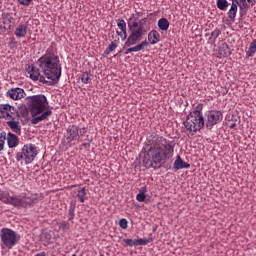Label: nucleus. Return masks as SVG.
<instances>
[{"label": "nucleus", "mask_w": 256, "mask_h": 256, "mask_svg": "<svg viewBox=\"0 0 256 256\" xmlns=\"http://www.w3.org/2000/svg\"><path fill=\"white\" fill-rule=\"evenodd\" d=\"M26 71L32 81H40L49 87L59 85L61 81L62 68L59 56L49 51L36 61V66H28Z\"/></svg>", "instance_id": "1"}, {"label": "nucleus", "mask_w": 256, "mask_h": 256, "mask_svg": "<svg viewBox=\"0 0 256 256\" xmlns=\"http://www.w3.org/2000/svg\"><path fill=\"white\" fill-rule=\"evenodd\" d=\"M148 141L150 147L143 158V165L146 169H160L169 159H173V155H175L174 141L168 140L157 133H152Z\"/></svg>", "instance_id": "2"}, {"label": "nucleus", "mask_w": 256, "mask_h": 256, "mask_svg": "<svg viewBox=\"0 0 256 256\" xmlns=\"http://www.w3.org/2000/svg\"><path fill=\"white\" fill-rule=\"evenodd\" d=\"M146 23L147 18L137 21L135 14L128 19L130 34L124 43V47H133V45H137V42L141 41L144 35H147V28H145Z\"/></svg>", "instance_id": "3"}, {"label": "nucleus", "mask_w": 256, "mask_h": 256, "mask_svg": "<svg viewBox=\"0 0 256 256\" xmlns=\"http://www.w3.org/2000/svg\"><path fill=\"white\" fill-rule=\"evenodd\" d=\"M0 201L6 205L17 207V209H25L27 207H33L37 203V198H31L25 194L11 196L9 192L0 191Z\"/></svg>", "instance_id": "4"}, {"label": "nucleus", "mask_w": 256, "mask_h": 256, "mask_svg": "<svg viewBox=\"0 0 256 256\" xmlns=\"http://www.w3.org/2000/svg\"><path fill=\"white\" fill-rule=\"evenodd\" d=\"M204 126L205 118L199 109L191 111L184 121V127L189 133H197V131H201Z\"/></svg>", "instance_id": "5"}, {"label": "nucleus", "mask_w": 256, "mask_h": 256, "mask_svg": "<svg viewBox=\"0 0 256 256\" xmlns=\"http://www.w3.org/2000/svg\"><path fill=\"white\" fill-rule=\"evenodd\" d=\"M27 99H31L30 103L28 104V108L32 117H36V115H41V113L45 111V107H47L46 95L28 96Z\"/></svg>", "instance_id": "6"}, {"label": "nucleus", "mask_w": 256, "mask_h": 256, "mask_svg": "<svg viewBox=\"0 0 256 256\" xmlns=\"http://www.w3.org/2000/svg\"><path fill=\"white\" fill-rule=\"evenodd\" d=\"M37 157V146L34 144H26L23 146L21 152L16 154V161H24L25 165H30Z\"/></svg>", "instance_id": "7"}, {"label": "nucleus", "mask_w": 256, "mask_h": 256, "mask_svg": "<svg viewBox=\"0 0 256 256\" xmlns=\"http://www.w3.org/2000/svg\"><path fill=\"white\" fill-rule=\"evenodd\" d=\"M0 239L5 247L8 249H13L17 242L21 240V236L17 232L9 228H3L0 232Z\"/></svg>", "instance_id": "8"}, {"label": "nucleus", "mask_w": 256, "mask_h": 256, "mask_svg": "<svg viewBox=\"0 0 256 256\" xmlns=\"http://www.w3.org/2000/svg\"><path fill=\"white\" fill-rule=\"evenodd\" d=\"M223 121V112L220 110H209L204 114V125L206 129H213L214 125H219Z\"/></svg>", "instance_id": "9"}, {"label": "nucleus", "mask_w": 256, "mask_h": 256, "mask_svg": "<svg viewBox=\"0 0 256 256\" xmlns=\"http://www.w3.org/2000/svg\"><path fill=\"white\" fill-rule=\"evenodd\" d=\"M85 133H87L86 127L79 128V126L77 125H70L67 128L66 141L68 143H73V141H79V139H81V137H83Z\"/></svg>", "instance_id": "10"}, {"label": "nucleus", "mask_w": 256, "mask_h": 256, "mask_svg": "<svg viewBox=\"0 0 256 256\" xmlns=\"http://www.w3.org/2000/svg\"><path fill=\"white\" fill-rule=\"evenodd\" d=\"M13 111H15V106L0 104V119H6V121L15 119Z\"/></svg>", "instance_id": "11"}, {"label": "nucleus", "mask_w": 256, "mask_h": 256, "mask_svg": "<svg viewBox=\"0 0 256 256\" xmlns=\"http://www.w3.org/2000/svg\"><path fill=\"white\" fill-rule=\"evenodd\" d=\"M6 95L14 101H19V99H23V97H25V90L19 87L11 88L6 92Z\"/></svg>", "instance_id": "12"}, {"label": "nucleus", "mask_w": 256, "mask_h": 256, "mask_svg": "<svg viewBox=\"0 0 256 256\" xmlns=\"http://www.w3.org/2000/svg\"><path fill=\"white\" fill-rule=\"evenodd\" d=\"M2 23H3V29L5 31H11L12 29H15V18L11 14H3L2 15Z\"/></svg>", "instance_id": "13"}, {"label": "nucleus", "mask_w": 256, "mask_h": 256, "mask_svg": "<svg viewBox=\"0 0 256 256\" xmlns=\"http://www.w3.org/2000/svg\"><path fill=\"white\" fill-rule=\"evenodd\" d=\"M234 3L238 4L240 15H243V12L246 11V9L255 5V0H234Z\"/></svg>", "instance_id": "14"}, {"label": "nucleus", "mask_w": 256, "mask_h": 256, "mask_svg": "<svg viewBox=\"0 0 256 256\" xmlns=\"http://www.w3.org/2000/svg\"><path fill=\"white\" fill-rule=\"evenodd\" d=\"M27 31H29L27 24H19L14 30V35L17 39H23V37H27Z\"/></svg>", "instance_id": "15"}, {"label": "nucleus", "mask_w": 256, "mask_h": 256, "mask_svg": "<svg viewBox=\"0 0 256 256\" xmlns=\"http://www.w3.org/2000/svg\"><path fill=\"white\" fill-rule=\"evenodd\" d=\"M6 141L9 149H15L19 145V137L12 132H8L6 135Z\"/></svg>", "instance_id": "16"}, {"label": "nucleus", "mask_w": 256, "mask_h": 256, "mask_svg": "<svg viewBox=\"0 0 256 256\" xmlns=\"http://www.w3.org/2000/svg\"><path fill=\"white\" fill-rule=\"evenodd\" d=\"M189 167H191V164L183 161V159H181V156L176 157V160L173 164V169H175V171H179L181 169H189Z\"/></svg>", "instance_id": "17"}, {"label": "nucleus", "mask_w": 256, "mask_h": 256, "mask_svg": "<svg viewBox=\"0 0 256 256\" xmlns=\"http://www.w3.org/2000/svg\"><path fill=\"white\" fill-rule=\"evenodd\" d=\"M51 115H53V111L46 110L45 112L40 113V115L32 118L31 123L33 125H37V123H41V121H45V119H47V117H51Z\"/></svg>", "instance_id": "18"}, {"label": "nucleus", "mask_w": 256, "mask_h": 256, "mask_svg": "<svg viewBox=\"0 0 256 256\" xmlns=\"http://www.w3.org/2000/svg\"><path fill=\"white\" fill-rule=\"evenodd\" d=\"M6 124L8 127L13 131V133H16V135H21V124L19 121L15 119L7 120Z\"/></svg>", "instance_id": "19"}, {"label": "nucleus", "mask_w": 256, "mask_h": 256, "mask_svg": "<svg viewBox=\"0 0 256 256\" xmlns=\"http://www.w3.org/2000/svg\"><path fill=\"white\" fill-rule=\"evenodd\" d=\"M161 39V35H159V32L157 30H152L148 33V43L150 45H157Z\"/></svg>", "instance_id": "20"}, {"label": "nucleus", "mask_w": 256, "mask_h": 256, "mask_svg": "<svg viewBox=\"0 0 256 256\" xmlns=\"http://www.w3.org/2000/svg\"><path fill=\"white\" fill-rule=\"evenodd\" d=\"M218 55L220 56V59L229 57L231 55V51L229 50V45H227V43L221 44L218 50Z\"/></svg>", "instance_id": "21"}, {"label": "nucleus", "mask_w": 256, "mask_h": 256, "mask_svg": "<svg viewBox=\"0 0 256 256\" xmlns=\"http://www.w3.org/2000/svg\"><path fill=\"white\" fill-rule=\"evenodd\" d=\"M237 9H238V4L233 0L231 7L228 11V17L232 21V23H235V18L237 17Z\"/></svg>", "instance_id": "22"}, {"label": "nucleus", "mask_w": 256, "mask_h": 256, "mask_svg": "<svg viewBox=\"0 0 256 256\" xmlns=\"http://www.w3.org/2000/svg\"><path fill=\"white\" fill-rule=\"evenodd\" d=\"M117 47H119V39L112 41L110 45H108L107 49L104 51L105 57L111 55V53H113Z\"/></svg>", "instance_id": "23"}, {"label": "nucleus", "mask_w": 256, "mask_h": 256, "mask_svg": "<svg viewBox=\"0 0 256 256\" xmlns=\"http://www.w3.org/2000/svg\"><path fill=\"white\" fill-rule=\"evenodd\" d=\"M145 47H149V42L147 40H144L141 43H138L134 47H130V48L132 49V53H139V51H143Z\"/></svg>", "instance_id": "24"}, {"label": "nucleus", "mask_w": 256, "mask_h": 256, "mask_svg": "<svg viewBox=\"0 0 256 256\" xmlns=\"http://www.w3.org/2000/svg\"><path fill=\"white\" fill-rule=\"evenodd\" d=\"M169 20L167 18H160L158 20V28L160 31H169Z\"/></svg>", "instance_id": "25"}, {"label": "nucleus", "mask_w": 256, "mask_h": 256, "mask_svg": "<svg viewBox=\"0 0 256 256\" xmlns=\"http://www.w3.org/2000/svg\"><path fill=\"white\" fill-rule=\"evenodd\" d=\"M76 197L78 198V201H80V203H85V201H87V190L85 189V187L77 191Z\"/></svg>", "instance_id": "26"}, {"label": "nucleus", "mask_w": 256, "mask_h": 256, "mask_svg": "<svg viewBox=\"0 0 256 256\" xmlns=\"http://www.w3.org/2000/svg\"><path fill=\"white\" fill-rule=\"evenodd\" d=\"M256 53V39H254L249 46L248 51H246V57H253V55H255Z\"/></svg>", "instance_id": "27"}, {"label": "nucleus", "mask_w": 256, "mask_h": 256, "mask_svg": "<svg viewBox=\"0 0 256 256\" xmlns=\"http://www.w3.org/2000/svg\"><path fill=\"white\" fill-rule=\"evenodd\" d=\"M147 187H143L141 191L136 195V200L139 201V203H143L145 199L147 198Z\"/></svg>", "instance_id": "28"}, {"label": "nucleus", "mask_w": 256, "mask_h": 256, "mask_svg": "<svg viewBox=\"0 0 256 256\" xmlns=\"http://www.w3.org/2000/svg\"><path fill=\"white\" fill-rule=\"evenodd\" d=\"M149 243H153V238L136 239V247L149 245Z\"/></svg>", "instance_id": "29"}, {"label": "nucleus", "mask_w": 256, "mask_h": 256, "mask_svg": "<svg viewBox=\"0 0 256 256\" xmlns=\"http://www.w3.org/2000/svg\"><path fill=\"white\" fill-rule=\"evenodd\" d=\"M217 7L220 11H225L229 7V2L227 0H217Z\"/></svg>", "instance_id": "30"}, {"label": "nucleus", "mask_w": 256, "mask_h": 256, "mask_svg": "<svg viewBox=\"0 0 256 256\" xmlns=\"http://www.w3.org/2000/svg\"><path fill=\"white\" fill-rule=\"evenodd\" d=\"M5 141H7V133L1 132L0 133V151L5 149Z\"/></svg>", "instance_id": "31"}, {"label": "nucleus", "mask_w": 256, "mask_h": 256, "mask_svg": "<svg viewBox=\"0 0 256 256\" xmlns=\"http://www.w3.org/2000/svg\"><path fill=\"white\" fill-rule=\"evenodd\" d=\"M40 241H43L44 243H49V241H51V234L49 232H42L40 234Z\"/></svg>", "instance_id": "32"}, {"label": "nucleus", "mask_w": 256, "mask_h": 256, "mask_svg": "<svg viewBox=\"0 0 256 256\" xmlns=\"http://www.w3.org/2000/svg\"><path fill=\"white\" fill-rule=\"evenodd\" d=\"M117 27L120 29V31H127V22H125L123 19H118Z\"/></svg>", "instance_id": "33"}, {"label": "nucleus", "mask_w": 256, "mask_h": 256, "mask_svg": "<svg viewBox=\"0 0 256 256\" xmlns=\"http://www.w3.org/2000/svg\"><path fill=\"white\" fill-rule=\"evenodd\" d=\"M81 81L87 85L91 81V74H89V72H83L81 75Z\"/></svg>", "instance_id": "34"}, {"label": "nucleus", "mask_w": 256, "mask_h": 256, "mask_svg": "<svg viewBox=\"0 0 256 256\" xmlns=\"http://www.w3.org/2000/svg\"><path fill=\"white\" fill-rule=\"evenodd\" d=\"M123 243L126 247H137V241L133 239H123Z\"/></svg>", "instance_id": "35"}, {"label": "nucleus", "mask_w": 256, "mask_h": 256, "mask_svg": "<svg viewBox=\"0 0 256 256\" xmlns=\"http://www.w3.org/2000/svg\"><path fill=\"white\" fill-rule=\"evenodd\" d=\"M75 219V207L71 206L68 210V220L73 221Z\"/></svg>", "instance_id": "36"}, {"label": "nucleus", "mask_w": 256, "mask_h": 256, "mask_svg": "<svg viewBox=\"0 0 256 256\" xmlns=\"http://www.w3.org/2000/svg\"><path fill=\"white\" fill-rule=\"evenodd\" d=\"M128 225H129V222L127 221V219H125V218L120 219L119 227L121 229H127Z\"/></svg>", "instance_id": "37"}, {"label": "nucleus", "mask_w": 256, "mask_h": 256, "mask_svg": "<svg viewBox=\"0 0 256 256\" xmlns=\"http://www.w3.org/2000/svg\"><path fill=\"white\" fill-rule=\"evenodd\" d=\"M19 5H22V7H29L33 0H17Z\"/></svg>", "instance_id": "38"}, {"label": "nucleus", "mask_w": 256, "mask_h": 256, "mask_svg": "<svg viewBox=\"0 0 256 256\" xmlns=\"http://www.w3.org/2000/svg\"><path fill=\"white\" fill-rule=\"evenodd\" d=\"M221 35V31L219 29H215L214 31L211 32L210 37L212 39H217Z\"/></svg>", "instance_id": "39"}, {"label": "nucleus", "mask_w": 256, "mask_h": 256, "mask_svg": "<svg viewBox=\"0 0 256 256\" xmlns=\"http://www.w3.org/2000/svg\"><path fill=\"white\" fill-rule=\"evenodd\" d=\"M93 142V138H89V136H87V142L83 143V147L85 149H89L91 147V143Z\"/></svg>", "instance_id": "40"}, {"label": "nucleus", "mask_w": 256, "mask_h": 256, "mask_svg": "<svg viewBox=\"0 0 256 256\" xmlns=\"http://www.w3.org/2000/svg\"><path fill=\"white\" fill-rule=\"evenodd\" d=\"M119 37H121L122 41H125L127 39V30H121L120 33H118Z\"/></svg>", "instance_id": "41"}, {"label": "nucleus", "mask_w": 256, "mask_h": 256, "mask_svg": "<svg viewBox=\"0 0 256 256\" xmlns=\"http://www.w3.org/2000/svg\"><path fill=\"white\" fill-rule=\"evenodd\" d=\"M9 45H17V41L15 40V37L9 38Z\"/></svg>", "instance_id": "42"}, {"label": "nucleus", "mask_w": 256, "mask_h": 256, "mask_svg": "<svg viewBox=\"0 0 256 256\" xmlns=\"http://www.w3.org/2000/svg\"><path fill=\"white\" fill-rule=\"evenodd\" d=\"M129 53H133L131 47L125 50L124 55H129Z\"/></svg>", "instance_id": "43"}, {"label": "nucleus", "mask_w": 256, "mask_h": 256, "mask_svg": "<svg viewBox=\"0 0 256 256\" xmlns=\"http://www.w3.org/2000/svg\"><path fill=\"white\" fill-rule=\"evenodd\" d=\"M235 127H237L236 123H231L230 126H229L230 129H235Z\"/></svg>", "instance_id": "44"}, {"label": "nucleus", "mask_w": 256, "mask_h": 256, "mask_svg": "<svg viewBox=\"0 0 256 256\" xmlns=\"http://www.w3.org/2000/svg\"><path fill=\"white\" fill-rule=\"evenodd\" d=\"M34 256H47V254L45 252H40V253H38V254H36Z\"/></svg>", "instance_id": "45"}, {"label": "nucleus", "mask_w": 256, "mask_h": 256, "mask_svg": "<svg viewBox=\"0 0 256 256\" xmlns=\"http://www.w3.org/2000/svg\"><path fill=\"white\" fill-rule=\"evenodd\" d=\"M2 7H3V1L0 0V9H2Z\"/></svg>", "instance_id": "46"}, {"label": "nucleus", "mask_w": 256, "mask_h": 256, "mask_svg": "<svg viewBox=\"0 0 256 256\" xmlns=\"http://www.w3.org/2000/svg\"><path fill=\"white\" fill-rule=\"evenodd\" d=\"M205 37H209V34H205Z\"/></svg>", "instance_id": "47"}, {"label": "nucleus", "mask_w": 256, "mask_h": 256, "mask_svg": "<svg viewBox=\"0 0 256 256\" xmlns=\"http://www.w3.org/2000/svg\"><path fill=\"white\" fill-rule=\"evenodd\" d=\"M72 256H77V254H73Z\"/></svg>", "instance_id": "48"}, {"label": "nucleus", "mask_w": 256, "mask_h": 256, "mask_svg": "<svg viewBox=\"0 0 256 256\" xmlns=\"http://www.w3.org/2000/svg\"><path fill=\"white\" fill-rule=\"evenodd\" d=\"M113 57H117V55H114Z\"/></svg>", "instance_id": "49"}]
</instances>
